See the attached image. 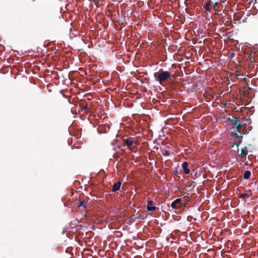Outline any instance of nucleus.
<instances>
[{
    "label": "nucleus",
    "instance_id": "obj_13",
    "mask_svg": "<svg viewBox=\"0 0 258 258\" xmlns=\"http://www.w3.org/2000/svg\"><path fill=\"white\" fill-rule=\"evenodd\" d=\"M249 197V195L247 194H241L239 198L241 199L245 200L246 199H248Z\"/></svg>",
    "mask_w": 258,
    "mask_h": 258
},
{
    "label": "nucleus",
    "instance_id": "obj_5",
    "mask_svg": "<svg viewBox=\"0 0 258 258\" xmlns=\"http://www.w3.org/2000/svg\"><path fill=\"white\" fill-rule=\"evenodd\" d=\"M181 202L180 199H175L171 204V207L173 209H176L179 207V204Z\"/></svg>",
    "mask_w": 258,
    "mask_h": 258
},
{
    "label": "nucleus",
    "instance_id": "obj_21",
    "mask_svg": "<svg viewBox=\"0 0 258 258\" xmlns=\"http://www.w3.org/2000/svg\"><path fill=\"white\" fill-rule=\"evenodd\" d=\"M174 174H175V175H176V174H178V171L175 170V171H174Z\"/></svg>",
    "mask_w": 258,
    "mask_h": 258
},
{
    "label": "nucleus",
    "instance_id": "obj_2",
    "mask_svg": "<svg viewBox=\"0 0 258 258\" xmlns=\"http://www.w3.org/2000/svg\"><path fill=\"white\" fill-rule=\"evenodd\" d=\"M234 123H233V125H232V127L230 128V130H232L233 128H236L237 130V132L239 133H241V129L242 127V124L241 121L237 117H234Z\"/></svg>",
    "mask_w": 258,
    "mask_h": 258
},
{
    "label": "nucleus",
    "instance_id": "obj_10",
    "mask_svg": "<svg viewBox=\"0 0 258 258\" xmlns=\"http://www.w3.org/2000/svg\"><path fill=\"white\" fill-rule=\"evenodd\" d=\"M211 2H208L207 3L204 5L203 9L205 10L206 12H210L211 11Z\"/></svg>",
    "mask_w": 258,
    "mask_h": 258
},
{
    "label": "nucleus",
    "instance_id": "obj_7",
    "mask_svg": "<svg viewBox=\"0 0 258 258\" xmlns=\"http://www.w3.org/2000/svg\"><path fill=\"white\" fill-rule=\"evenodd\" d=\"M121 184V182L120 181H118L117 182H115L112 186V191L115 192L118 191L120 187Z\"/></svg>",
    "mask_w": 258,
    "mask_h": 258
},
{
    "label": "nucleus",
    "instance_id": "obj_4",
    "mask_svg": "<svg viewBox=\"0 0 258 258\" xmlns=\"http://www.w3.org/2000/svg\"><path fill=\"white\" fill-rule=\"evenodd\" d=\"M87 206V203L84 201H79L77 205L78 209L81 210H84Z\"/></svg>",
    "mask_w": 258,
    "mask_h": 258
},
{
    "label": "nucleus",
    "instance_id": "obj_17",
    "mask_svg": "<svg viewBox=\"0 0 258 258\" xmlns=\"http://www.w3.org/2000/svg\"><path fill=\"white\" fill-rule=\"evenodd\" d=\"M248 59L249 60L250 62H253L254 61V58L253 57L251 56V54H249Z\"/></svg>",
    "mask_w": 258,
    "mask_h": 258
},
{
    "label": "nucleus",
    "instance_id": "obj_11",
    "mask_svg": "<svg viewBox=\"0 0 258 258\" xmlns=\"http://www.w3.org/2000/svg\"><path fill=\"white\" fill-rule=\"evenodd\" d=\"M250 175V171H246L244 172L243 177L244 179H247L249 178Z\"/></svg>",
    "mask_w": 258,
    "mask_h": 258
},
{
    "label": "nucleus",
    "instance_id": "obj_18",
    "mask_svg": "<svg viewBox=\"0 0 258 258\" xmlns=\"http://www.w3.org/2000/svg\"><path fill=\"white\" fill-rule=\"evenodd\" d=\"M242 142V139H239V141L238 142H234L233 143L234 145H236L237 147L239 146Z\"/></svg>",
    "mask_w": 258,
    "mask_h": 258
},
{
    "label": "nucleus",
    "instance_id": "obj_3",
    "mask_svg": "<svg viewBox=\"0 0 258 258\" xmlns=\"http://www.w3.org/2000/svg\"><path fill=\"white\" fill-rule=\"evenodd\" d=\"M155 203L152 201H149L148 202L147 207H146V210L148 211H154L157 209V208L155 206Z\"/></svg>",
    "mask_w": 258,
    "mask_h": 258
},
{
    "label": "nucleus",
    "instance_id": "obj_12",
    "mask_svg": "<svg viewBox=\"0 0 258 258\" xmlns=\"http://www.w3.org/2000/svg\"><path fill=\"white\" fill-rule=\"evenodd\" d=\"M230 135L232 137H234L237 139H242L243 137L242 136H239L235 132H230Z\"/></svg>",
    "mask_w": 258,
    "mask_h": 258
},
{
    "label": "nucleus",
    "instance_id": "obj_6",
    "mask_svg": "<svg viewBox=\"0 0 258 258\" xmlns=\"http://www.w3.org/2000/svg\"><path fill=\"white\" fill-rule=\"evenodd\" d=\"M123 142L124 145H126L127 148H130L133 144L132 138H126L124 139Z\"/></svg>",
    "mask_w": 258,
    "mask_h": 258
},
{
    "label": "nucleus",
    "instance_id": "obj_15",
    "mask_svg": "<svg viewBox=\"0 0 258 258\" xmlns=\"http://www.w3.org/2000/svg\"><path fill=\"white\" fill-rule=\"evenodd\" d=\"M162 154L163 156H168L169 155V152L167 150H163L162 151Z\"/></svg>",
    "mask_w": 258,
    "mask_h": 258
},
{
    "label": "nucleus",
    "instance_id": "obj_1",
    "mask_svg": "<svg viewBox=\"0 0 258 258\" xmlns=\"http://www.w3.org/2000/svg\"><path fill=\"white\" fill-rule=\"evenodd\" d=\"M171 77L172 74L168 71H161L158 74L157 73L154 74L155 80L159 82L161 85H162L163 82L167 81Z\"/></svg>",
    "mask_w": 258,
    "mask_h": 258
},
{
    "label": "nucleus",
    "instance_id": "obj_19",
    "mask_svg": "<svg viewBox=\"0 0 258 258\" xmlns=\"http://www.w3.org/2000/svg\"><path fill=\"white\" fill-rule=\"evenodd\" d=\"M88 105H83V108H82V110H88Z\"/></svg>",
    "mask_w": 258,
    "mask_h": 258
},
{
    "label": "nucleus",
    "instance_id": "obj_14",
    "mask_svg": "<svg viewBox=\"0 0 258 258\" xmlns=\"http://www.w3.org/2000/svg\"><path fill=\"white\" fill-rule=\"evenodd\" d=\"M146 217H147V215H146V214H139L138 216V217H137V218L144 220V219H145L146 218Z\"/></svg>",
    "mask_w": 258,
    "mask_h": 258
},
{
    "label": "nucleus",
    "instance_id": "obj_8",
    "mask_svg": "<svg viewBox=\"0 0 258 258\" xmlns=\"http://www.w3.org/2000/svg\"><path fill=\"white\" fill-rule=\"evenodd\" d=\"M187 166V162H183L182 163V169H183V173H184L185 174H187L189 173V170L188 169Z\"/></svg>",
    "mask_w": 258,
    "mask_h": 258
},
{
    "label": "nucleus",
    "instance_id": "obj_16",
    "mask_svg": "<svg viewBox=\"0 0 258 258\" xmlns=\"http://www.w3.org/2000/svg\"><path fill=\"white\" fill-rule=\"evenodd\" d=\"M212 5L214 8V11H217L218 9V6L217 3H213Z\"/></svg>",
    "mask_w": 258,
    "mask_h": 258
},
{
    "label": "nucleus",
    "instance_id": "obj_9",
    "mask_svg": "<svg viewBox=\"0 0 258 258\" xmlns=\"http://www.w3.org/2000/svg\"><path fill=\"white\" fill-rule=\"evenodd\" d=\"M247 155V147H245L243 149L241 150V153L239 154V156L241 157H246Z\"/></svg>",
    "mask_w": 258,
    "mask_h": 258
},
{
    "label": "nucleus",
    "instance_id": "obj_20",
    "mask_svg": "<svg viewBox=\"0 0 258 258\" xmlns=\"http://www.w3.org/2000/svg\"><path fill=\"white\" fill-rule=\"evenodd\" d=\"M234 117H233V118H230V117H229L228 118V120L230 121H234Z\"/></svg>",
    "mask_w": 258,
    "mask_h": 258
}]
</instances>
